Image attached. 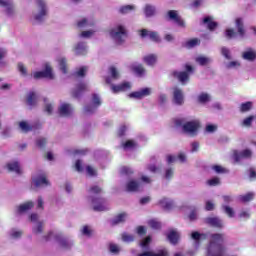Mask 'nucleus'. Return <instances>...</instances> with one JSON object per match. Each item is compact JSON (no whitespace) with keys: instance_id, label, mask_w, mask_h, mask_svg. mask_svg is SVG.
<instances>
[{"instance_id":"f257e3e1","label":"nucleus","mask_w":256,"mask_h":256,"mask_svg":"<svg viewBox=\"0 0 256 256\" xmlns=\"http://www.w3.org/2000/svg\"><path fill=\"white\" fill-rule=\"evenodd\" d=\"M174 125L182 127V131L190 135H197V131L201 128V122L198 119L186 122L185 118H177L174 120Z\"/></svg>"},{"instance_id":"f03ea898","label":"nucleus","mask_w":256,"mask_h":256,"mask_svg":"<svg viewBox=\"0 0 256 256\" xmlns=\"http://www.w3.org/2000/svg\"><path fill=\"white\" fill-rule=\"evenodd\" d=\"M193 71H195L193 66L189 64H185V71L179 72L177 70H174L171 72V75L174 77V79H177L180 83H187V81H189V75L190 73H193Z\"/></svg>"},{"instance_id":"7ed1b4c3","label":"nucleus","mask_w":256,"mask_h":256,"mask_svg":"<svg viewBox=\"0 0 256 256\" xmlns=\"http://www.w3.org/2000/svg\"><path fill=\"white\" fill-rule=\"evenodd\" d=\"M112 39H116L117 43H123V37H127V30L123 25H118L116 28L110 30Z\"/></svg>"},{"instance_id":"20e7f679","label":"nucleus","mask_w":256,"mask_h":256,"mask_svg":"<svg viewBox=\"0 0 256 256\" xmlns=\"http://www.w3.org/2000/svg\"><path fill=\"white\" fill-rule=\"evenodd\" d=\"M106 83L107 85H111L112 93H121L123 91H128V89H131V84L129 82H124L119 85L112 84L111 77H106Z\"/></svg>"},{"instance_id":"39448f33","label":"nucleus","mask_w":256,"mask_h":256,"mask_svg":"<svg viewBox=\"0 0 256 256\" xmlns=\"http://www.w3.org/2000/svg\"><path fill=\"white\" fill-rule=\"evenodd\" d=\"M34 79H53V69L49 64H46L44 71L34 72Z\"/></svg>"},{"instance_id":"423d86ee","label":"nucleus","mask_w":256,"mask_h":256,"mask_svg":"<svg viewBox=\"0 0 256 256\" xmlns=\"http://www.w3.org/2000/svg\"><path fill=\"white\" fill-rule=\"evenodd\" d=\"M36 5L39 7L40 12L34 16L35 21H43L45 15H47V4L44 0H36Z\"/></svg>"},{"instance_id":"0eeeda50","label":"nucleus","mask_w":256,"mask_h":256,"mask_svg":"<svg viewBox=\"0 0 256 256\" xmlns=\"http://www.w3.org/2000/svg\"><path fill=\"white\" fill-rule=\"evenodd\" d=\"M107 200L103 197H94L92 198V204L93 206V211H107V206H106Z\"/></svg>"},{"instance_id":"6e6552de","label":"nucleus","mask_w":256,"mask_h":256,"mask_svg":"<svg viewBox=\"0 0 256 256\" xmlns=\"http://www.w3.org/2000/svg\"><path fill=\"white\" fill-rule=\"evenodd\" d=\"M140 37L142 39H145V37H149L151 41H154V43L161 42V38L159 37V33L155 31H149L147 29H141L140 30Z\"/></svg>"},{"instance_id":"1a4fd4ad","label":"nucleus","mask_w":256,"mask_h":256,"mask_svg":"<svg viewBox=\"0 0 256 256\" xmlns=\"http://www.w3.org/2000/svg\"><path fill=\"white\" fill-rule=\"evenodd\" d=\"M172 101L175 105L181 106L185 103V96L183 95V90L175 87L173 89V98Z\"/></svg>"},{"instance_id":"9d476101","label":"nucleus","mask_w":256,"mask_h":256,"mask_svg":"<svg viewBox=\"0 0 256 256\" xmlns=\"http://www.w3.org/2000/svg\"><path fill=\"white\" fill-rule=\"evenodd\" d=\"M251 157H253V152L250 149L234 152V161H236V163H239L241 159H251Z\"/></svg>"},{"instance_id":"9b49d317","label":"nucleus","mask_w":256,"mask_h":256,"mask_svg":"<svg viewBox=\"0 0 256 256\" xmlns=\"http://www.w3.org/2000/svg\"><path fill=\"white\" fill-rule=\"evenodd\" d=\"M170 21H175L179 27H185V21L181 19V16L177 14V10H169L167 13Z\"/></svg>"},{"instance_id":"f8f14e48","label":"nucleus","mask_w":256,"mask_h":256,"mask_svg":"<svg viewBox=\"0 0 256 256\" xmlns=\"http://www.w3.org/2000/svg\"><path fill=\"white\" fill-rule=\"evenodd\" d=\"M34 187H49L51 183H49V180H47V176L45 174H42L38 176L37 178L33 179Z\"/></svg>"},{"instance_id":"ddd939ff","label":"nucleus","mask_w":256,"mask_h":256,"mask_svg":"<svg viewBox=\"0 0 256 256\" xmlns=\"http://www.w3.org/2000/svg\"><path fill=\"white\" fill-rule=\"evenodd\" d=\"M223 241H224L223 234H219V233L211 234L208 253H211V247H213V245H217L218 243H223Z\"/></svg>"},{"instance_id":"4468645a","label":"nucleus","mask_w":256,"mask_h":256,"mask_svg":"<svg viewBox=\"0 0 256 256\" xmlns=\"http://www.w3.org/2000/svg\"><path fill=\"white\" fill-rule=\"evenodd\" d=\"M54 239L56 241H58L59 245L63 249H71V247L73 246V244L71 242H69V240L67 238H64L62 234L54 235Z\"/></svg>"},{"instance_id":"2eb2a0df","label":"nucleus","mask_w":256,"mask_h":256,"mask_svg":"<svg viewBox=\"0 0 256 256\" xmlns=\"http://www.w3.org/2000/svg\"><path fill=\"white\" fill-rule=\"evenodd\" d=\"M58 113L60 117H70L73 113V107H71L70 104L64 103L59 107Z\"/></svg>"},{"instance_id":"dca6fc26","label":"nucleus","mask_w":256,"mask_h":256,"mask_svg":"<svg viewBox=\"0 0 256 256\" xmlns=\"http://www.w3.org/2000/svg\"><path fill=\"white\" fill-rule=\"evenodd\" d=\"M203 25H207L209 31H215L219 24L213 20V16H206L202 20Z\"/></svg>"},{"instance_id":"f3484780","label":"nucleus","mask_w":256,"mask_h":256,"mask_svg":"<svg viewBox=\"0 0 256 256\" xmlns=\"http://www.w3.org/2000/svg\"><path fill=\"white\" fill-rule=\"evenodd\" d=\"M85 91H87V84L82 82L78 84L76 88L72 91V97H74V99H79V97H81V95H83Z\"/></svg>"},{"instance_id":"a211bd4d","label":"nucleus","mask_w":256,"mask_h":256,"mask_svg":"<svg viewBox=\"0 0 256 256\" xmlns=\"http://www.w3.org/2000/svg\"><path fill=\"white\" fill-rule=\"evenodd\" d=\"M151 95V89L143 88L140 91L130 93L129 97H133L134 99H143V97H148Z\"/></svg>"},{"instance_id":"6ab92c4d","label":"nucleus","mask_w":256,"mask_h":256,"mask_svg":"<svg viewBox=\"0 0 256 256\" xmlns=\"http://www.w3.org/2000/svg\"><path fill=\"white\" fill-rule=\"evenodd\" d=\"M236 29L240 37H245V24H243V18H236Z\"/></svg>"},{"instance_id":"aec40b11","label":"nucleus","mask_w":256,"mask_h":256,"mask_svg":"<svg viewBox=\"0 0 256 256\" xmlns=\"http://www.w3.org/2000/svg\"><path fill=\"white\" fill-rule=\"evenodd\" d=\"M137 256H169L167 250H159L157 253L153 251H144Z\"/></svg>"},{"instance_id":"412c9836","label":"nucleus","mask_w":256,"mask_h":256,"mask_svg":"<svg viewBox=\"0 0 256 256\" xmlns=\"http://www.w3.org/2000/svg\"><path fill=\"white\" fill-rule=\"evenodd\" d=\"M242 58L245 59V61H255L256 51L248 48L245 52L242 53Z\"/></svg>"},{"instance_id":"4be33fe9","label":"nucleus","mask_w":256,"mask_h":256,"mask_svg":"<svg viewBox=\"0 0 256 256\" xmlns=\"http://www.w3.org/2000/svg\"><path fill=\"white\" fill-rule=\"evenodd\" d=\"M126 191L128 193H137L139 191V184L137 181L131 180L126 184Z\"/></svg>"},{"instance_id":"5701e85b","label":"nucleus","mask_w":256,"mask_h":256,"mask_svg":"<svg viewBox=\"0 0 256 256\" xmlns=\"http://www.w3.org/2000/svg\"><path fill=\"white\" fill-rule=\"evenodd\" d=\"M127 217V213L122 212L118 214L115 218L111 220L112 227H115V225H119V223H125V218Z\"/></svg>"},{"instance_id":"b1692460","label":"nucleus","mask_w":256,"mask_h":256,"mask_svg":"<svg viewBox=\"0 0 256 256\" xmlns=\"http://www.w3.org/2000/svg\"><path fill=\"white\" fill-rule=\"evenodd\" d=\"M167 239L172 245L179 243V234L175 230H170L167 234Z\"/></svg>"},{"instance_id":"393cba45","label":"nucleus","mask_w":256,"mask_h":256,"mask_svg":"<svg viewBox=\"0 0 256 256\" xmlns=\"http://www.w3.org/2000/svg\"><path fill=\"white\" fill-rule=\"evenodd\" d=\"M159 205H161V207H163V209H165L166 211H169L175 206V203L173 202V200L163 198L159 201Z\"/></svg>"},{"instance_id":"a878e982","label":"nucleus","mask_w":256,"mask_h":256,"mask_svg":"<svg viewBox=\"0 0 256 256\" xmlns=\"http://www.w3.org/2000/svg\"><path fill=\"white\" fill-rule=\"evenodd\" d=\"M7 169L8 171H14V173H17V175H21V166L17 161L8 163Z\"/></svg>"},{"instance_id":"bb28decb","label":"nucleus","mask_w":256,"mask_h":256,"mask_svg":"<svg viewBox=\"0 0 256 256\" xmlns=\"http://www.w3.org/2000/svg\"><path fill=\"white\" fill-rule=\"evenodd\" d=\"M206 223H208V225H211L212 227H217L218 229H221V227H223V222L216 217L207 218Z\"/></svg>"},{"instance_id":"cd10ccee","label":"nucleus","mask_w":256,"mask_h":256,"mask_svg":"<svg viewBox=\"0 0 256 256\" xmlns=\"http://www.w3.org/2000/svg\"><path fill=\"white\" fill-rule=\"evenodd\" d=\"M33 207H35V204L33 203V201H28L18 206V213H25V211H29L33 209Z\"/></svg>"},{"instance_id":"c85d7f7f","label":"nucleus","mask_w":256,"mask_h":256,"mask_svg":"<svg viewBox=\"0 0 256 256\" xmlns=\"http://www.w3.org/2000/svg\"><path fill=\"white\" fill-rule=\"evenodd\" d=\"M143 61H144V63H146V65L153 67V65H155V63H157V55L149 54L147 56H144Z\"/></svg>"},{"instance_id":"c756f323","label":"nucleus","mask_w":256,"mask_h":256,"mask_svg":"<svg viewBox=\"0 0 256 256\" xmlns=\"http://www.w3.org/2000/svg\"><path fill=\"white\" fill-rule=\"evenodd\" d=\"M131 70L133 71V73H135L139 77H142V75H145V68L143 67L142 64L132 65Z\"/></svg>"},{"instance_id":"7c9ffc66","label":"nucleus","mask_w":256,"mask_h":256,"mask_svg":"<svg viewBox=\"0 0 256 256\" xmlns=\"http://www.w3.org/2000/svg\"><path fill=\"white\" fill-rule=\"evenodd\" d=\"M27 105L30 107L37 105V94L35 92H29L27 96Z\"/></svg>"},{"instance_id":"2f4dec72","label":"nucleus","mask_w":256,"mask_h":256,"mask_svg":"<svg viewBox=\"0 0 256 256\" xmlns=\"http://www.w3.org/2000/svg\"><path fill=\"white\" fill-rule=\"evenodd\" d=\"M253 199H255V193L253 192H248L247 194L241 195L239 197L241 203H249V201H253Z\"/></svg>"},{"instance_id":"473e14b6","label":"nucleus","mask_w":256,"mask_h":256,"mask_svg":"<svg viewBox=\"0 0 256 256\" xmlns=\"http://www.w3.org/2000/svg\"><path fill=\"white\" fill-rule=\"evenodd\" d=\"M0 5H1V7H7L6 13L8 15H11V13H13V2L0 0Z\"/></svg>"},{"instance_id":"72a5a7b5","label":"nucleus","mask_w":256,"mask_h":256,"mask_svg":"<svg viewBox=\"0 0 256 256\" xmlns=\"http://www.w3.org/2000/svg\"><path fill=\"white\" fill-rule=\"evenodd\" d=\"M253 109V102L248 101L240 105V113H247Z\"/></svg>"},{"instance_id":"f704fd0d","label":"nucleus","mask_w":256,"mask_h":256,"mask_svg":"<svg viewBox=\"0 0 256 256\" xmlns=\"http://www.w3.org/2000/svg\"><path fill=\"white\" fill-rule=\"evenodd\" d=\"M156 13V9L155 6L147 4L144 8V14L146 15V17H153V15H155Z\"/></svg>"},{"instance_id":"c9c22d12","label":"nucleus","mask_w":256,"mask_h":256,"mask_svg":"<svg viewBox=\"0 0 256 256\" xmlns=\"http://www.w3.org/2000/svg\"><path fill=\"white\" fill-rule=\"evenodd\" d=\"M74 51L76 55H85V43L79 42L78 44H76V46L74 47Z\"/></svg>"},{"instance_id":"e433bc0d","label":"nucleus","mask_w":256,"mask_h":256,"mask_svg":"<svg viewBox=\"0 0 256 256\" xmlns=\"http://www.w3.org/2000/svg\"><path fill=\"white\" fill-rule=\"evenodd\" d=\"M197 45H201V40L193 38L186 42L185 47H187V49H193V47H197Z\"/></svg>"},{"instance_id":"4c0bfd02","label":"nucleus","mask_w":256,"mask_h":256,"mask_svg":"<svg viewBox=\"0 0 256 256\" xmlns=\"http://www.w3.org/2000/svg\"><path fill=\"white\" fill-rule=\"evenodd\" d=\"M19 128L21 129L22 133H29V131H33V127L29 125L26 121L19 122Z\"/></svg>"},{"instance_id":"58836bf2","label":"nucleus","mask_w":256,"mask_h":256,"mask_svg":"<svg viewBox=\"0 0 256 256\" xmlns=\"http://www.w3.org/2000/svg\"><path fill=\"white\" fill-rule=\"evenodd\" d=\"M211 169L217 173V175H223L225 173H229L227 168H223L221 165H212Z\"/></svg>"},{"instance_id":"ea45409f","label":"nucleus","mask_w":256,"mask_h":256,"mask_svg":"<svg viewBox=\"0 0 256 256\" xmlns=\"http://www.w3.org/2000/svg\"><path fill=\"white\" fill-rule=\"evenodd\" d=\"M88 193L91 195H101V193H103V188L99 187L98 185H94L90 187Z\"/></svg>"},{"instance_id":"a19ab883","label":"nucleus","mask_w":256,"mask_h":256,"mask_svg":"<svg viewBox=\"0 0 256 256\" xmlns=\"http://www.w3.org/2000/svg\"><path fill=\"white\" fill-rule=\"evenodd\" d=\"M222 209H223L224 213L227 214L228 217H230V218L235 217V210H233L232 207L223 205Z\"/></svg>"},{"instance_id":"79ce46f5","label":"nucleus","mask_w":256,"mask_h":256,"mask_svg":"<svg viewBox=\"0 0 256 256\" xmlns=\"http://www.w3.org/2000/svg\"><path fill=\"white\" fill-rule=\"evenodd\" d=\"M210 62L211 60L205 56H198L196 58V63H199L202 67L205 65H209Z\"/></svg>"},{"instance_id":"37998d69","label":"nucleus","mask_w":256,"mask_h":256,"mask_svg":"<svg viewBox=\"0 0 256 256\" xmlns=\"http://www.w3.org/2000/svg\"><path fill=\"white\" fill-rule=\"evenodd\" d=\"M207 185H209V187H217V185H221V179H219V177H213L207 180Z\"/></svg>"},{"instance_id":"c03bdc74","label":"nucleus","mask_w":256,"mask_h":256,"mask_svg":"<svg viewBox=\"0 0 256 256\" xmlns=\"http://www.w3.org/2000/svg\"><path fill=\"white\" fill-rule=\"evenodd\" d=\"M191 237H192V239H194V241H201V239H207V234H201L199 232H192Z\"/></svg>"},{"instance_id":"a18cd8bd","label":"nucleus","mask_w":256,"mask_h":256,"mask_svg":"<svg viewBox=\"0 0 256 256\" xmlns=\"http://www.w3.org/2000/svg\"><path fill=\"white\" fill-rule=\"evenodd\" d=\"M134 9H135V6L133 5L122 6L120 8V13H122V15H126V13H131V11H133Z\"/></svg>"},{"instance_id":"49530a36","label":"nucleus","mask_w":256,"mask_h":256,"mask_svg":"<svg viewBox=\"0 0 256 256\" xmlns=\"http://www.w3.org/2000/svg\"><path fill=\"white\" fill-rule=\"evenodd\" d=\"M255 119V116H248L245 118L242 122L243 127H251L253 125V120Z\"/></svg>"},{"instance_id":"de8ad7c7","label":"nucleus","mask_w":256,"mask_h":256,"mask_svg":"<svg viewBox=\"0 0 256 256\" xmlns=\"http://www.w3.org/2000/svg\"><path fill=\"white\" fill-rule=\"evenodd\" d=\"M122 241H124L125 243H133V241H135V236L124 233L122 234Z\"/></svg>"},{"instance_id":"09e8293b","label":"nucleus","mask_w":256,"mask_h":256,"mask_svg":"<svg viewBox=\"0 0 256 256\" xmlns=\"http://www.w3.org/2000/svg\"><path fill=\"white\" fill-rule=\"evenodd\" d=\"M59 67L62 73H67V59L61 58L59 60Z\"/></svg>"},{"instance_id":"8fccbe9b","label":"nucleus","mask_w":256,"mask_h":256,"mask_svg":"<svg viewBox=\"0 0 256 256\" xmlns=\"http://www.w3.org/2000/svg\"><path fill=\"white\" fill-rule=\"evenodd\" d=\"M148 225L152 228V229H161V222L152 219L148 222Z\"/></svg>"},{"instance_id":"3c124183","label":"nucleus","mask_w":256,"mask_h":256,"mask_svg":"<svg viewBox=\"0 0 256 256\" xmlns=\"http://www.w3.org/2000/svg\"><path fill=\"white\" fill-rule=\"evenodd\" d=\"M92 103L95 107H101V98L99 97V95H92Z\"/></svg>"},{"instance_id":"603ef678","label":"nucleus","mask_w":256,"mask_h":256,"mask_svg":"<svg viewBox=\"0 0 256 256\" xmlns=\"http://www.w3.org/2000/svg\"><path fill=\"white\" fill-rule=\"evenodd\" d=\"M121 175H133V170L130 167L122 166L120 168Z\"/></svg>"},{"instance_id":"864d4df0","label":"nucleus","mask_w":256,"mask_h":256,"mask_svg":"<svg viewBox=\"0 0 256 256\" xmlns=\"http://www.w3.org/2000/svg\"><path fill=\"white\" fill-rule=\"evenodd\" d=\"M47 145V138H38L36 140V146L39 147V149H43Z\"/></svg>"},{"instance_id":"5fc2aeb1","label":"nucleus","mask_w":256,"mask_h":256,"mask_svg":"<svg viewBox=\"0 0 256 256\" xmlns=\"http://www.w3.org/2000/svg\"><path fill=\"white\" fill-rule=\"evenodd\" d=\"M109 71L112 79H115V80L119 79V71H117V68H115L114 66H111L109 68Z\"/></svg>"},{"instance_id":"6e6d98bb","label":"nucleus","mask_w":256,"mask_h":256,"mask_svg":"<svg viewBox=\"0 0 256 256\" xmlns=\"http://www.w3.org/2000/svg\"><path fill=\"white\" fill-rule=\"evenodd\" d=\"M33 233L35 235L43 233V222H38L37 226L33 228Z\"/></svg>"},{"instance_id":"4d7b16f0","label":"nucleus","mask_w":256,"mask_h":256,"mask_svg":"<svg viewBox=\"0 0 256 256\" xmlns=\"http://www.w3.org/2000/svg\"><path fill=\"white\" fill-rule=\"evenodd\" d=\"M150 243H151V236H147L141 241L140 247H143V249H147Z\"/></svg>"},{"instance_id":"13d9d810","label":"nucleus","mask_w":256,"mask_h":256,"mask_svg":"<svg viewBox=\"0 0 256 256\" xmlns=\"http://www.w3.org/2000/svg\"><path fill=\"white\" fill-rule=\"evenodd\" d=\"M82 235H85V237H91V235H93V230H91L89 226L85 225L82 229Z\"/></svg>"},{"instance_id":"bf43d9fd","label":"nucleus","mask_w":256,"mask_h":256,"mask_svg":"<svg viewBox=\"0 0 256 256\" xmlns=\"http://www.w3.org/2000/svg\"><path fill=\"white\" fill-rule=\"evenodd\" d=\"M98 107H95L94 104L93 105H86L84 107V113H95V111L97 110Z\"/></svg>"},{"instance_id":"052dcab7","label":"nucleus","mask_w":256,"mask_h":256,"mask_svg":"<svg viewBox=\"0 0 256 256\" xmlns=\"http://www.w3.org/2000/svg\"><path fill=\"white\" fill-rule=\"evenodd\" d=\"M225 35H226L227 39H233V37H235V35H237V33H235V30H233V28H229L225 31Z\"/></svg>"},{"instance_id":"680f3d73","label":"nucleus","mask_w":256,"mask_h":256,"mask_svg":"<svg viewBox=\"0 0 256 256\" xmlns=\"http://www.w3.org/2000/svg\"><path fill=\"white\" fill-rule=\"evenodd\" d=\"M18 70L21 73V75L27 77V68L25 67V65H23V63H18Z\"/></svg>"},{"instance_id":"e2e57ef3","label":"nucleus","mask_w":256,"mask_h":256,"mask_svg":"<svg viewBox=\"0 0 256 256\" xmlns=\"http://www.w3.org/2000/svg\"><path fill=\"white\" fill-rule=\"evenodd\" d=\"M214 209H215V204L213 203V201L211 200L206 201L205 211H213Z\"/></svg>"},{"instance_id":"0e129e2a","label":"nucleus","mask_w":256,"mask_h":256,"mask_svg":"<svg viewBox=\"0 0 256 256\" xmlns=\"http://www.w3.org/2000/svg\"><path fill=\"white\" fill-rule=\"evenodd\" d=\"M85 73H87V67L82 66L75 74L77 77H85Z\"/></svg>"},{"instance_id":"69168bd1","label":"nucleus","mask_w":256,"mask_h":256,"mask_svg":"<svg viewBox=\"0 0 256 256\" xmlns=\"http://www.w3.org/2000/svg\"><path fill=\"white\" fill-rule=\"evenodd\" d=\"M198 101L199 103H207V101H209V95L205 93L200 94L198 97Z\"/></svg>"},{"instance_id":"338daca9","label":"nucleus","mask_w":256,"mask_h":256,"mask_svg":"<svg viewBox=\"0 0 256 256\" xmlns=\"http://www.w3.org/2000/svg\"><path fill=\"white\" fill-rule=\"evenodd\" d=\"M109 251L110 253H114V255H117V253H119V246H117L116 244H110Z\"/></svg>"},{"instance_id":"774afa93","label":"nucleus","mask_w":256,"mask_h":256,"mask_svg":"<svg viewBox=\"0 0 256 256\" xmlns=\"http://www.w3.org/2000/svg\"><path fill=\"white\" fill-rule=\"evenodd\" d=\"M221 53L226 59H231V52L227 48L223 47Z\"/></svg>"}]
</instances>
